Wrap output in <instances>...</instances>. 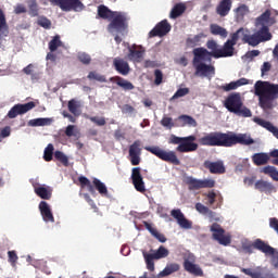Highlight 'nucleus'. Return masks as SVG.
<instances>
[{
    "instance_id": "f257e3e1",
    "label": "nucleus",
    "mask_w": 278,
    "mask_h": 278,
    "mask_svg": "<svg viewBox=\"0 0 278 278\" xmlns=\"http://www.w3.org/2000/svg\"><path fill=\"white\" fill-rule=\"evenodd\" d=\"M192 53V64L195 68L194 75L198 77H210V75H216V68L214 65H207L203 62H212V58H215V60H219V58H233V41H226L223 48H220L212 39L206 42V49L203 47L194 48Z\"/></svg>"
},
{
    "instance_id": "f03ea898",
    "label": "nucleus",
    "mask_w": 278,
    "mask_h": 278,
    "mask_svg": "<svg viewBox=\"0 0 278 278\" xmlns=\"http://www.w3.org/2000/svg\"><path fill=\"white\" fill-rule=\"evenodd\" d=\"M198 142L201 147H225L226 149L236 147V144H242L243 147L255 144V140L247 134L237 135L236 132L220 131L206 134Z\"/></svg>"
},
{
    "instance_id": "7ed1b4c3",
    "label": "nucleus",
    "mask_w": 278,
    "mask_h": 278,
    "mask_svg": "<svg viewBox=\"0 0 278 278\" xmlns=\"http://www.w3.org/2000/svg\"><path fill=\"white\" fill-rule=\"evenodd\" d=\"M98 16L104 21H111L106 27L109 34H119V36L129 34V16H127V13L112 11L105 4H100Z\"/></svg>"
},
{
    "instance_id": "20e7f679",
    "label": "nucleus",
    "mask_w": 278,
    "mask_h": 278,
    "mask_svg": "<svg viewBox=\"0 0 278 278\" xmlns=\"http://www.w3.org/2000/svg\"><path fill=\"white\" fill-rule=\"evenodd\" d=\"M254 93L258 97V105L264 112L277 108L278 84L257 80L254 85Z\"/></svg>"
},
{
    "instance_id": "39448f33",
    "label": "nucleus",
    "mask_w": 278,
    "mask_h": 278,
    "mask_svg": "<svg viewBox=\"0 0 278 278\" xmlns=\"http://www.w3.org/2000/svg\"><path fill=\"white\" fill-rule=\"evenodd\" d=\"M224 106L228 112H231V114H236V116H241L242 118H251V116H253L251 110L244 106L240 92L230 93L226 98Z\"/></svg>"
},
{
    "instance_id": "423d86ee",
    "label": "nucleus",
    "mask_w": 278,
    "mask_h": 278,
    "mask_svg": "<svg viewBox=\"0 0 278 278\" xmlns=\"http://www.w3.org/2000/svg\"><path fill=\"white\" fill-rule=\"evenodd\" d=\"M248 31L249 30H244V28L241 27L236 33H232L230 35V39H228L227 42H233L232 55L236 51V48H233V46L238 45V40H240V38L242 39V42H244V45H250V47H257V45L262 42L256 33L253 35H248Z\"/></svg>"
},
{
    "instance_id": "0eeeda50",
    "label": "nucleus",
    "mask_w": 278,
    "mask_h": 278,
    "mask_svg": "<svg viewBox=\"0 0 278 278\" xmlns=\"http://www.w3.org/2000/svg\"><path fill=\"white\" fill-rule=\"evenodd\" d=\"M241 249L243 252L248 253V255H253L254 249L265 255H273L275 253V248L270 247L268 242L262 239H255L252 243L251 241H242Z\"/></svg>"
},
{
    "instance_id": "6e6552de",
    "label": "nucleus",
    "mask_w": 278,
    "mask_h": 278,
    "mask_svg": "<svg viewBox=\"0 0 278 278\" xmlns=\"http://www.w3.org/2000/svg\"><path fill=\"white\" fill-rule=\"evenodd\" d=\"M152 253H148L147 251L142 252L143 260L146 262V266L150 273L155 271V262L154 260H164L170 255L168 249L164 245H161L157 250H151Z\"/></svg>"
},
{
    "instance_id": "1a4fd4ad",
    "label": "nucleus",
    "mask_w": 278,
    "mask_h": 278,
    "mask_svg": "<svg viewBox=\"0 0 278 278\" xmlns=\"http://www.w3.org/2000/svg\"><path fill=\"white\" fill-rule=\"evenodd\" d=\"M78 181L80 184V188H87L90 194H94V190H97L101 197H108L109 194L108 186H105L99 178H93L91 182L90 179L86 178V176H80Z\"/></svg>"
},
{
    "instance_id": "9d476101",
    "label": "nucleus",
    "mask_w": 278,
    "mask_h": 278,
    "mask_svg": "<svg viewBox=\"0 0 278 278\" xmlns=\"http://www.w3.org/2000/svg\"><path fill=\"white\" fill-rule=\"evenodd\" d=\"M146 151H149V153H152V155H155L159 157V160H162L163 162H168L169 164H174L175 166H179L181 162L177 157V154L173 151H165L162 150V148L157 146L153 147H144Z\"/></svg>"
},
{
    "instance_id": "9b49d317",
    "label": "nucleus",
    "mask_w": 278,
    "mask_h": 278,
    "mask_svg": "<svg viewBox=\"0 0 278 278\" xmlns=\"http://www.w3.org/2000/svg\"><path fill=\"white\" fill-rule=\"evenodd\" d=\"M212 238L222 247H229L231 244V235L225 233V230L218 223H214L211 226Z\"/></svg>"
},
{
    "instance_id": "f8f14e48",
    "label": "nucleus",
    "mask_w": 278,
    "mask_h": 278,
    "mask_svg": "<svg viewBox=\"0 0 278 278\" xmlns=\"http://www.w3.org/2000/svg\"><path fill=\"white\" fill-rule=\"evenodd\" d=\"M52 5H58L63 12H81L84 3L80 0H49Z\"/></svg>"
},
{
    "instance_id": "ddd939ff",
    "label": "nucleus",
    "mask_w": 278,
    "mask_h": 278,
    "mask_svg": "<svg viewBox=\"0 0 278 278\" xmlns=\"http://www.w3.org/2000/svg\"><path fill=\"white\" fill-rule=\"evenodd\" d=\"M185 184L188 186V190H201L203 188H214L216 181L214 179H197L192 176L185 178Z\"/></svg>"
},
{
    "instance_id": "4468645a",
    "label": "nucleus",
    "mask_w": 278,
    "mask_h": 278,
    "mask_svg": "<svg viewBox=\"0 0 278 278\" xmlns=\"http://www.w3.org/2000/svg\"><path fill=\"white\" fill-rule=\"evenodd\" d=\"M255 176L245 177L244 184L245 186H253L255 190H258V192H265V194H270L275 190V186L273 184L266 181V180H258L255 182Z\"/></svg>"
},
{
    "instance_id": "2eb2a0df",
    "label": "nucleus",
    "mask_w": 278,
    "mask_h": 278,
    "mask_svg": "<svg viewBox=\"0 0 278 278\" xmlns=\"http://www.w3.org/2000/svg\"><path fill=\"white\" fill-rule=\"evenodd\" d=\"M197 136L190 135L188 137H184L182 143L176 148L178 153H192L199 149V143L195 142Z\"/></svg>"
},
{
    "instance_id": "dca6fc26",
    "label": "nucleus",
    "mask_w": 278,
    "mask_h": 278,
    "mask_svg": "<svg viewBox=\"0 0 278 278\" xmlns=\"http://www.w3.org/2000/svg\"><path fill=\"white\" fill-rule=\"evenodd\" d=\"M36 108V102L30 101L25 104H15L11 108V110L8 112L9 118H16V116H22V114H27V112L34 110Z\"/></svg>"
},
{
    "instance_id": "f3484780",
    "label": "nucleus",
    "mask_w": 278,
    "mask_h": 278,
    "mask_svg": "<svg viewBox=\"0 0 278 278\" xmlns=\"http://www.w3.org/2000/svg\"><path fill=\"white\" fill-rule=\"evenodd\" d=\"M140 147H142V141L140 140H136L129 146L128 155L132 166H138V164H140V156L142 155V148Z\"/></svg>"
},
{
    "instance_id": "a211bd4d",
    "label": "nucleus",
    "mask_w": 278,
    "mask_h": 278,
    "mask_svg": "<svg viewBox=\"0 0 278 278\" xmlns=\"http://www.w3.org/2000/svg\"><path fill=\"white\" fill-rule=\"evenodd\" d=\"M172 29L170 23H168V20H163L159 22L154 28L149 33L150 38H162L166 36Z\"/></svg>"
},
{
    "instance_id": "6ab92c4d",
    "label": "nucleus",
    "mask_w": 278,
    "mask_h": 278,
    "mask_svg": "<svg viewBox=\"0 0 278 278\" xmlns=\"http://www.w3.org/2000/svg\"><path fill=\"white\" fill-rule=\"evenodd\" d=\"M275 23H277V20L273 16L270 10L267 9L262 15L256 17L255 27H273Z\"/></svg>"
},
{
    "instance_id": "aec40b11",
    "label": "nucleus",
    "mask_w": 278,
    "mask_h": 278,
    "mask_svg": "<svg viewBox=\"0 0 278 278\" xmlns=\"http://www.w3.org/2000/svg\"><path fill=\"white\" fill-rule=\"evenodd\" d=\"M204 168L210 170L212 175H225V173H227V167H225V162H223L222 160H218L215 162L205 161Z\"/></svg>"
},
{
    "instance_id": "412c9836",
    "label": "nucleus",
    "mask_w": 278,
    "mask_h": 278,
    "mask_svg": "<svg viewBox=\"0 0 278 278\" xmlns=\"http://www.w3.org/2000/svg\"><path fill=\"white\" fill-rule=\"evenodd\" d=\"M170 215L173 216V218H175L177 220V223H178L179 227H181V229H192V222H190L186 218L184 213H181V210H179V208L173 210L170 212Z\"/></svg>"
},
{
    "instance_id": "4be33fe9",
    "label": "nucleus",
    "mask_w": 278,
    "mask_h": 278,
    "mask_svg": "<svg viewBox=\"0 0 278 278\" xmlns=\"http://www.w3.org/2000/svg\"><path fill=\"white\" fill-rule=\"evenodd\" d=\"M242 273L248 275V277L252 278H275V275L271 273H264L262 267H257L256 269L243 268Z\"/></svg>"
},
{
    "instance_id": "5701e85b",
    "label": "nucleus",
    "mask_w": 278,
    "mask_h": 278,
    "mask_svg": "<svg viewBox=\"0 0 278 278\" xmlns=\"http://www.w3.org/2000/svg\"><path fill=\"white\" fill-rule=\"evenodd\" d=\"M39 211L45 223H55V217H53V213L51 212V206H49V203L41 201L39 203Z\"/></svg>"
},
{
    "instance_id": "b1692460",
    "label": "nucleus",
    "mask_w": 278,
    "mask_h": 278,
    "mask_svg": "<svg viewBox=\"0 0 278 278\" xmlns=\"http://www.w3.org/2000/svg\"><path fill=\"white\" fill-rule=\"evenodd\" d=\"M232 5L233 0H220L216 7V14L222 17L228 16Z\"/></svg>"
},
{
    "instance_id": "393cba45",
    "label": "nucleus",
    "mask_w": 278,
    "mask_h": 278,
    "mask_svg": "<svg viewBox=\"0 0 278 278\" xmlns=\"http://www.w3.org/2000/svg\"><path fill=\"white\" fill-rule=\"evenodd\" d=\"M109 81H111V84H116V86L122 88V90H125V92L134 90L136 88V86H134L131 81L121 76H113L109 79Z\"/></svg>"
},
{
    "instance_id": "a878e982",
    "label": "nucleus",
    "mask_w": 278,
    "mask_h": 278,
    "mask_svg": "<svg viewBox=\"0 0 278 278\" xmlns=\"http://www.w3.org/2000/svg\"><path fill=\"white\" fill-rule=\"evenodd\" d=\"M113 65L115 71L119 73V75L127 76L131 68L129 67V63L121 58H115L113 61Z\"/></svg>"
},
{
    "instance_id": "bb28decb",
    "label": "nucleus",
    "mask_w": 278,
    "mask_h": 278,
    "mask_svg": "<svg viewBox=\"0 0 278 278\" xmlns=\"http://www.w3.org/2000/svg\"><path fill=\"white\" fill-rule=\"evenodd\" d=\"M144 55V50L142 49V47H139L136 45H132L131 47L128 46V60H130V62H140V60H142Z\"/></svg>"
},
{
    "instance_id": "cd10ccee",
    "label": "nucleus",
    "mask_w": 278,
    "mask_h": 278,
    "mask_svg": "<svg viewBox=\"0 0 278 278\" xmlns=\"http://www.w3.org/2000/svg\"><path fill=\"white\" fill-rule=\"evenodd\" d=\"M253 121L254 123H256V125H260V127H264V129L270 131V134H273V136H275V138H277L278 140V128L275 125H273V123L260 117H254Z\"/></svg>"
},
{
    "instance_id": "c85d7f7f",
    "label": "nucleus",
    "mask_w": 278,
    "mask_h": 278,
    "mask_svg": "<svg viewBox=\"0 0 278 278\" xmlns=\"http://www.w3.org/2000/svg\"><path fill=\"white\" fill-rule=\"evenodd\" d=\"M184 268L190 275H194V277H203V269L200 268L199 265L190 262L189 260H185Z\"/></svg>"
},
{
    "instance_id": "c756f323",
    "label": "nucleus",
    "mask_w": 278,
    "mask_h": 278,
    "mask_svg": "<svg viewBox=\"0 0 278 278\" xmlns=\"http://www.w3.org/2000/svg\"><path fill=\"white\" fill-rule=\"evenodd\" d=\"M143 227H146V229L150 231L151 236L157 239L159 242H162V243L166 242L167 240L166 236L157 231V228L153 227V224H150L149 222H143Z\"/></svg>"
},
{
    "instance_id": "7c9ffc66",
    "label": "nucleus",
    "mask_w": 278,
    "mask_h": 278,
    "mask_svg": "<svg viewBox=\"0 0 278 278\" xmlns=\"http://www.w3.org/2000/svg\"><path fill=\"white\" fill-rule=\"evenodd\" d=\"M252 162L255 166H264L267 162H270V155L268 153H255L252 155Z\"/></svg>"
},
{
    "instance_id": "2f4dec72",
    "label": "nucleus",
    "mask_w": 278,
    "mask_h": 278,
    "mask_svg": "<svg viewBox=\"0 0 278 278\" xmlns=\"http://www.w3.org/2000/svg\"><path fill=\"white\" fill-rule=\"evenodd\" d=\"M131 181L137 192H141V194L147 192V187L144 186V180L142 179L141 175H131Z\"/></svg>"
},
{
    "instance_id": "473e14b6",
    "label": "nucleus",
    "mask_w": 278,
    "mask_h": 278,
    "mask_svg": "<svg viewBox=\"0 0 278 278\" xmlns=\"http://www.w3.org/2000/svg\"><path fill=\"white\" fill-rule=\"evenodd\" d=\"M255 34L261 42H268V40H273V34H270V28H268V26H261V29Z\"/></svg>"
},
{
    "instance_id": "72a5a7b5",
    "label": "nucleus",
    "mask_w": 278,
    "mask_h": 278,
    "mask_svg": "<svg viewBox=\"0 0 278 278\" xmlns=\"http://www.w3.org/2000/svg\"><path fill=\"white\" fill-rule=\"evenodd\" d=\"M53 123L52 118L49 117H39V118H34L28 122L29 127H47Z\"/></svg>"
},
{
    "instance_id": "f704fd0d",
    "label": "nucleus",
    "mask_w": 278,
    "mask_h": 278,
    "mask_svg": "<svg viewBox=\"0 0 278 278\" xmlns=\"http://www.w3.org/2000/svg\"><path fill=\"white\" fill-rule=\"evenodd\" d=\"M205 38V34L200 33L198 35H194L193 37H189L186 39V45L190 49H193V47H199L201 45V40Z\"/></svg>"
},
{
    "instance_id": "c9c22d12",
    "label": "nucleus",
    "mask_w": 278,
    "mask_h": 278,
    "mask_svg": "<svg viewBox=\"0 0 278 278\" xmlns=\"http://www.w3.org/2000/svg\"><path fill=\"white\" fill-rule=\"evenodd\" d=\"M210 30L213 36H220V38H227V36L229 35L227 29L218 24H211Z\"/></svg>"
},
{
    "instance_id": "e433bc0d",
    "label": "nucleus",
    "mask_w": 278,
    "mask_h": 278,
    "mask_svg": "<svg viewBox=\"0 0 278 278\" xmlns=\"http://www.w3.org/2000/svg\"><path fill=\"white\" fill-rule=\"evenodd\" d=\"M184 12H186V4L184 3H177L173 7L170 13H169V18H179V16H181V14H184Z\"/></svg>"
},
{
    "instance_id": "4c0bfd02",
    "label": "nucleus",
    "mask_w": 278,
    "mask_h": 278,
    "mask_svg": "<svg viewBox=\"0 0 278 278\" xmlns=\"http://www.w3.org/2000/svg\"><path fill=\"white\" fill-rule=\"evenodd\" d=\"M179 268L180 266L177 263L167 264L166 267L159 274V277H168V275L179 271Z\"/></svg>"
},
{
    "instance_id": "58836bf2",
    "label": "nucleus",
    "mask_w": 278,
    "mask_h": 278,
    "mask_svg": "<svg viewBox=\"0 0 278 278\" xmlns=\"http://www.w3.org/2000/svg\"><path fill=\"white\" fill-rule=\"evenodd\" d=\"M178 122L180 124V127H186L188 125L189 127H197V119L190 115H180L178 116Z\"/></svg>"
},
{
    "instance_id": "ea45409f",
    "label": "nucleus",
    "mask_w": 278,
    "mask_h": 278,
    "mask_svg": "<svg viewBox=\"0 0 278 278\" xmlns=\"http://www.w3.org/2000/svg\"><path fill=\"white\" fill-rule=\"evenodd\" d=\"M8 34H10L8 20H5L3 9H0V36H8Z\"/></svg>"
},
{
    "instance_id": "a19ab883",
    "label": "nucleus",
    "mask_w": 278,
    "mask_h": 278,
    "mask_svg": "<svg viewBox=\"0 0 278 278\" xmlns=\"http://www.w3.org/2000/svg\"><path fill=\"white\" fill-rule=\"evenodd\" d=\"M68 111L71 114H74V116H79V108H81V103L75 99H72L67 103Z\"/></svg>"
},
{
    "instance_id": "79ce46f5",
    "label": "nucleus",
    "mask_w": 278,
    "mask_h": 278,
    "mask_svg": "<svg viewBox=\"0 0 278 278\" xmlns=\"http://www.w3.org/2000/svg\"><path fill=\"white\" fill-rule=\"evenodd\" d=\"M195 210L197 212H199V214H204L210 216V218H214V216H216V213H214L212 210H210V207L203 205L201 202H198L195 204Z\"/></svg>"
},
{
    "instance_id": "37998d69",
    "label": "nucleus",
    "mask_w": 278,
    "mask_h": 278,
    "mask_svg": "<svg viewBox=\"0 0 278 278\" xmlns=\"http://www.w3.org/2000/svg\"><path fill=\"white\" fill-rule=\"evenodd\" d=\"M35 193L37 197H40V199H43L46 201H49L51 199V191L45 187H37L35 188Z\"/></svg>"
},
{
    "instance_id": "c03bdc74",
    "label": "nucleus",
    "mask_w": 278,
    "mask_h": 278,
    "mask_svg": "<svg viewBox=\"0 0 278 278\" xmlns=\"http://www.w3.org/2000/svg\"><path fill=\"white\" fill-rule=\"evenodd\" d=\"M40 9L38 8V2H36V0H30L28 2V14L29 16H31L33 18L38 16Z\"/></svg>"
},
{
    "instance_id": "a18cd8bd",
    "label": "nucleus",
    "mask_w": 278,
    "mask_h": 278,
    "mask_svg": "<svg viewBox=\"0 0 278 278\" xmlns=\"http://www.w3.org/2000/svg\"><path fill=\"white\" fill-rule=\"evenodd\" d=\"M59 47H62V40H60V35H56L49 42V50L51 51V53H53L58 51Z\"/></svg>"
},
{
    "instance_id": "49530a36",
    "label": "nucleus",
    "mask_w": 278,
    "mask_h": 278,
    "mask_svg": "<svg viewBox=\"0 0 278 278\" xmlns=\"http://www.w3.org/2000/svg\"><path fill=\"white\" fill-rule=\"evenodd\" d=\"M54 160L63 164V166H68V156H66V154H64V152L60 150H56L54 152Z\"/></svg>"
},
{
    "instance_id": "de8ad7c7",
    "label": "nucleus",
    "mask_w": 278,
    "mask_h": 278,
    "mask_svg": "<svg viewBox=\"0 0 278 278\" xmlns=\"http://www.w3.org/2000/svg\"><path fill=\"white\" fill-rule=\"evenodd\" d=\"M53 151H55V148L52 146V143H49L43 151L45 162H51V160H53Z\"/></svg>"
},
{
    "instance_id": "09e8293b",
    "label": "nucleus",
    "mask_w": 278,
    "mask_h": 278,
    "mask_svg": "<svg viewBox=\"0 0 278 278\" xmlns=\"http://www.w3.org/2000/svg\"><path fill=\"white\" fill-rule=\"evenodd\" d=\"M237 18H244L249 14V7L247 4H241L235 10Z\"/></svg>"
},
{
    "instance_id": "8fccbe9b",
    "label": "nucleus",
    "mask_w": 278,
    "mask_h": 278,
    "mask_svg": "<svg viewBox=\"0 0 278 278\" xmlns=\"http://www.w3.org/2000/svg\"><path fill=\"white\" fill-rule=\"evenodd\" d=\"M77 60L79 62H81V64H85V66H88V64H90V62H92V58L90 56V54H88L86 52H79L77 54Z\"/></svg>"
},
{
    "instance_id": "3c124183",
    "label": "nucleus",
    "mask_w": 278,
    "mask_h": 278,
    "mask_svg": "<svg viewBox=\"0 0 278 278\" xmlns=\"http://www.w3.org/2000/svg\"><path fill=\"white\" fill-rule=\"evenodd\" d=\"M37 25H39V27H43V29H51V20L47 16H40L37 20Z\"/></svg>"
},
{
    "instance_id": "603ef678",
    "label": "nucleus",
    "mask_w": 278,
    "mask_h": 278,
    "mask_svg": "<svg viewBox=\"0 0 278 278\" xmlns=\"http://www.w3.org/2000/svg\"><path fill=\"white\" fill-rule=\"evenodd\" d=\"M186 94H190V89L180 88L174 93V96L170 98V101H175V99H181V97H186Z\"/></svg>"
},
{
    "instance_id": "864d4df0",
    "label": "nucleus",
    "mask_w": 278,
    "mask_h": 278,
    "mask_svg": "<svg viewBox=\"0 0 278 278\" xmlns=\"http://www.w3.org/2000/svg\"><path fill=\"white\" fill-rule=\"evenodd\" d=\"M238 88V83L236 81H231L229 84L223 85L222 87H219V90H224V92H230V90H237Z\"/></svg>"
},
{
    "instance_id": "5fc2aeb1",
    "label": "nucleus",
    "mask_w": 278,
    "mask_h": 278,
    "mask_svg": "<svg viewBox=\"0 0 278 278\" xmlns=\"http://www.w3.org/2000/svg\"><path fill=\"white\" fill-rule=\"evenodd\" d=\"M161 125H162V127H166V129H170L172 127H175V123L173 122V118L166 117V116H164L161 119Z\"/></svg>"
},
{
    "instance_id": "6e6d98bb",
    "label": "nucleus",
    "mask_w": 278,
    "mask_h": 278,
    "mask_svg": "<svg viewBox=\"0 0 278 278\" xmlns=\"http://www.w3.org/2000/svg\"><path fill=\"white\" fill-rule=\"evenodd\" d=\"M87 77H88V79H94L96 81H101V83L108 81L105 79V76L99 75V74H97V72H90Z\"/></svg>"
},
{
    "instance_id": "4d7b16f0",
    "label": "nucleus",
    "mask_w": 278,
    "mask_h": 278,
    "mask_svg": "<svg viewBox=\"0 0 278 278\" xmlns=\"http://www.w3.org/2000/svg\"><path fill=\"white\" fill-rule=\"evenodd\" d=\"M261 173H264L265 175H278L277 168L270 165L263 167Z\"/></svg>"
},
{
    "instance_id": "13d9d810",
    "label": "nucleus",
    "mask_w": 278,
    "mask_h": 278,
    "mask_svg": "<svg viewBox=\"0 0 278 278\" xmlns=\"http://www.w3.org/2000/svg\"><path fill=\"white\" fill-rule=\"evenodd\" d=\"M154 84L155 86H160V84H162L163 79H164V73L161 72V70H155L154 71Z\"/></svg>"
},
{
    "instance_id": "bf43d9fd",
    "label": "nucleus",
    "mask_w": 278,
    "mask_h": 278,
    "mask_svg": "<svg viewBox=\"0 0 278 278\" xmlns=\"http://www.w3.org/2000/svg\"><path fill=\"white\" fill-rule=\"evenodd\" d=\"M89 121H91V123H94L96 125H98V127H103L106 123L105 117L92 116V117H89Z\"/></svg>"
},
{
    "instance_id": "052dcab7",
    "label": "nucleus",
    "mask_w": 278,
    "mask_h": 278,
    "mask_svg": "<svg viewBox=\"0 0 278 278\" xmlns=\"http://www.w3.org/2000/svg\"><path fill=\"white\" fill-rule=\"evenodd\" d=\"M8 257H9V262H10V264H12V266H14L16 264V262H18V255H16V251H9Z\"/></svg>"
},
{
    "instance_id": "680f3d73",
    "label": "nucleus",
    "mask_w": 278,
    "mask_h": 278,
    "mask_svg": "<svg viewBox=\"0 0 278 278\" xmlns=\"http://www.w3.org/2000/svg\"><path fill=\"white\" fill-rule=\"evenodd\" d=\"M236 170H237V173H247V170H249V163L242 161V163H239L236 166Z\"/></svg>"
},
{
    "instance_id": "e2e57ef3",
    "label": "nucleus",
    "mask_w": 278,
    "mask_h": 278,
    "mask_svg": "<svg viewBox=\"0 0 278 278\" xmlns=\"http://www.w3.org/2000/svg\"><path fill=\"white\" fill-rule=\"evenodd\" d=\"M204 195L208 199V205H214V203H216V192H214V190L208 191Z\"/></svg>"
},
{
    "instance_id": "0e129e2a",
    "label": "nucleus",
    "mask_w": 278,
    "mask_h": 278,
    "mask_svg": "<svg viewBox=\"0 0 278 278\" xmlns=\"http://www.w3.org/2000/svg\"><path fill=\"white\" fill-rule=\"evenodd\" d=\"M271 256V265L274 268H278V252L274 248V253L273 254H266Z\"/></svg>"
},
{
    "instance_id": "69168bd1",
    "label": "nucleus",
    "mask_w": 278,
    "mask_h": 278,
    "mask_svg": "<svg viewBox=\"0 0 278 278\" xmlns=\"http://www.w3.org/2000/svg\"><path fill=\"white\" fill-rule=\"evenodd\" d=\"M169 142H170L172 144H178V147H179V144H182V143H184V137H177V136H175V135H172V136H170V139H169Z\"/></svg>"
},
{
    "instance_id": "338daca9",
    "label": "nucleus",
    "mask_w": 278,
    "mask_h": 278,
    "mask_svg": "<svg viewBox=\"0 0 278 278\" xmlns=\"http://www.w3.org/2000/svg\"><path fill=\"white\" fill-rule=\"evenodd\" d=\"M25 12H27V8L23 4H17L14 9L15 14H25Z\"/></svg>"
},
{
    "instance_id": "774afa93",
    "label": "nucleus",
    "mask_w": 278,
    "mask_h": 278,
    "mask_svg": "<svg viewBox=\"0 0 278 278\" xmlns=\"http://www.w3.org/2000/svg\"><path fill=\"white\" fill-rule=\"evenodd\" d=\"M11 131H12V129L10 128V126H5L0 131L1 138H8L10 136Z\"/></svg>"
}]
</instances>
